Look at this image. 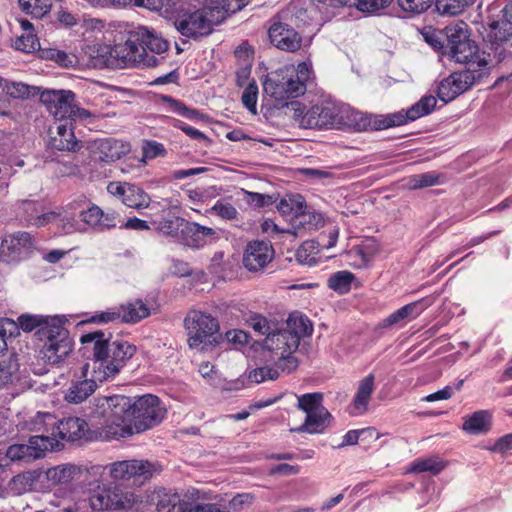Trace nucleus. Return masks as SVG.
<instances>
[{
	"instance_id": "f257e3e1",
	"label": "nucleus",
	"mask_w": 512,
	"mask_h": 512,
	"mask_svg": "<svg viewBox=\"0 0 512 512\" xmlns=\"http://www.w3.org/2000/svg\"><path fill=\"white\" fill-rule=\"evenodd\" d=\"M94 415L103 418L100 436L105 440L125 438L159 424L166 414L158 397L147 394L138 399L123 395L95 398Z\"/></svg>"
},
{
	"instance_id": "f03ea898",
	"label": "nucleus",
	"mask_w": 512,
	"mask_h": 512,
	"mask_svg": "<svg viewBox=\"0 0 512 512\" xmlns=\"http://www.w3.org/2000/svg\"><path fill=\"white\" fill-rule=\"evenodd\" d=\"M82 343H93V358L82 370L98 385L114 378L136 353V347L128 341L104 339V333L95 331L81 337Z\"/></svg>"
},
{
	"instance_id": "7ed1b4c3",
	"label": "nucleus",
	"mask_w": 512,
	"mask_h": 512,
	"mask_svg": "<svg viewBox=\"0 0 512 512\" xmlns=\"http://www.w3.org/2000/svg\"><path fill=\"white\" fill-rule=\"evenodd\" d=\"M314 80L312 66H281L267 73L263 90L276 105L288 106V101L303 96Z\"/></svg>"
},
{
	"instance_id": "20e7f679",
	"label": "nucleus",
	"mask_w": 512,
	"mask_h": 512,
	"mask_svg": "<svg viewBox=\"0 0 512 512\" xmlns=\"http://www.w3.org/2000/svg\"><path fill=\"white\" fill-rule=\"evenodd\" d=\"M249 0H208L207 5L193 12L185 13L175 21L177 30L186 37L198 38L210 34L220 24L248 4Z\"/></svg>"
},
{
	"instance_id": "39448f33",
	"label": "nucleus",
	"mask_w": 512,
	"mask_h": 512,
	"mask_svg": "<svg viewBox=\"0 0 512 512\" xmlns=\"http://www.w3.org/2000/svg\"><path fill=\"white\" fill-rule=\"evenodd\" d=\"M167 48V41L156 36L149 28L140 26L127 41L115 45L113 52L124 64H156L158 60L152 53L160 54Z\"/></svg>"
},
{
	"instance_id": "423d86ee",
	"label": "nucleus",
	"mask_w": 512,
	"mask_h": 512,
	"mask_svg": "<svg viewBox=\"0 0 512 512\" xmlns=\"http://www.w3.org/2000/svg\"><path fill=\"white\" fill-rule=\"evenodd\" d=\"M184 326L191 349L201 352L209 351L223 341L219 322L211 314L192 310L186 315Z\"/></svg>"
},
{
	"instance_id": "0eeeda50",
	"label": "nucleus",
	"mask_w": 512,
	"mask_h": 512,
	"mask_svg": "<svg viewBox=\"0 0 512 512\" xmlns=\"http://www.w3.org/2000/svg\"><path fill=\"white\" fill-rule=\"evenodd\" d=\"M277 209L288 224V233L294 237H302L324 223L322 214L306 210V202L301 195L282 198Z\"/></svg>"
},
{
	"instance_id": "6e6552de",
	"label": "nucleus",
	"mask_w": 512,
	"mask_h": 512,
	"mask_svg": "<svg viewBox=\"0 0 512 512\" xmlns=\"http://www.w3.org/2000/svg\"><path fill=\"white\" fill-rule=\"evenodd\" d=\"M293 119L302 128H337L340 103L324 101L306 109L300 102H290Z\"/></svg>"
},
{
	"instance_id": "1a4fd4ad",
	"label": "nucleus",
	"mask_w": 512,
	"mask_h": 512,
	"mask_svg": "<svg viewBox=\"0 0 512 512\" xmlns=\"http://www.w3.org/2000/svg\"><path fill=\"white\" fill-rule=\"evenodd\" d=\"M41 359L48 364H58L72 351L73 344L69 332L60 322L44 326L39 332Z\"/></svg>"
},
{
	"instance_id": "9d476101",
	"label": "nucleus",
	"mask_w": 512,
	"mask_h": 512,
	"mask_svg": "<svg viewBox=\"0 0 512 512\" xmlns=\"http://www.w3.org/2000/svg\"><path fill=\"white\" fill-rule=\"evenodd\" d=\"M263 347L275 354L278 359L276 362L277 368L282 371L290 373L298 367V361L293 356L299 347L296 338L291 337L278 325L276 331L265 337Z\"/></svg>"
},
{
	"instance_id": "9b49d317",
	"label": "nucleus",
	"mask_w": 512,
	"mask_h": 512,
	"mask_svg": "<svg viewBox=\"0 0 512 512\" xmlns=\"http://www.w3.org/2000/svg\"><path fill=\"white\" fill-rule=\"evenodd\" d=\"M484 69H464L443 78L437 85L436 93L440 101L447 104L467 91L474 83L488 74L487 66Z\"/></svg>"
},
{
	"instance_id": "f8f14e48",
	"label": "nucleus",
	"mask_w": 512,
	"mask_h": 512,
	"mask_svg": "<svg viewBox=\"0 0 512 512\" xmlns=\"http://www.w3.org/2000/svg\"><path fill=\"white\" fill-rule=\"evenodd\" d=\"M108 468L110 477L115 481L133 480L141 483L149 479L156 471L155 466L147 460H124L114 462L106 467L97 465L91 467L93 475H100Z\"/></svg>"
},
{
	"instance_id": "ddd939ff",
	"label": "nucleus",
	"mask_w": 512,
	"mask_h": 512,
	"mask_svg": "<svg viewBox=\"0 0 512 512\" xmlns=\"http://www.w3.org/2000/svg\"><path fill=\"white\" fill-rule=\"evenodd\" d=\"M437 105V99L432 94L422 96L405 113L402 111L383 115L376 118L374 127L376 129H387L394 126H401L408 121H415L421 117L431 114Z\"/></svg>"
},
{
	"instance_id": "4468645a",
	"label": "nucleus",
	"mask_w": 512,
	"mask_h": 512,
	"mask_svg": "<svg viewBox=\"0 0 512 512\" xmlns=\"http://www.w3.org/2000/svg\"><path fill=\"white\" fill-rule=\"evenodd\" d=\"M132 503L133 495L116 486H98L97 491L89 498L90 507L95 511L125 509Z\"/></svg>"
},
{
	"instance_id": "2eb2a0df",
	"label": "nucleus",
	"mask_w": 512,
	"mask_h": 512,
	"mask_svg": "<svg viewBox=\"0 0 512 512\" xmlns=\"http://www.w3.org/2000/svg\"><path fill=\"white\" fill-rule=\"evenodd\" d=\"M40 101L56 121L71 119L75 103L72 91L45 89L40 93Z\"/></svg>"
},
{
	"instance_id": "dca6fc26",
	"label": "nucleus",
	"mask_w": 512,
	"mask_h": 512,
	"mask_svg": "<svg viewBox=\"0 0 512 512\" xmlns=\"http://www.w3.org/2000/svg\"><path fill=\"white\" fill-rule=\"evenodd\" d=\"M435 300L436 297L431 295L408 303L384 318L380 326L384 329H401L408 322L416 319L424 310L430 307Z\"/></svg>"
},
{
	"instance_id": "f3484780",
	"label": "nucleus",
	"mask_w": 512,
	"mask_h": 512,
	"mask_svg": "<svg viewBox=\"0 0 512 512\" xmlns=\"http://www.w3.org/2000/svg\"><path fill=\"white\" fill-rule=\"evenodd\" d=\"M157 511L173 512L178 506L179 512H184L185 508H192L193 505H203V494L197 489H188L183 498L171 490L161 489L157 491Z\"/></svg>"
},
{
	"instance_id": "a211bd4d",
	"label": "nucleus",
	"mask_w": 512,
	"mask_h": 512,
	"mask_svg": "<svg viewBox=\"0 0 512 512\" xmlns=\"http://www.w3.org/2000/svg\"><path fill=\"white\" fill-rule=\"evenodd\" d=\"M34 246L32 236L27 232H18L6 236L0 245V257L7 262L18 261Z\"/></svg>"
},
{
	"instance_id": "6ab92c4d",
	"label": "nucleus",
	"mask_w": 512,
	"mask_h": 512,
	"mask_svg": "<svg viewBox=\"0 0 512 512\" xmlns=\"http://www.w3.org/2000/svg\"><path fill=\"white\" fill-rule=\"evenodd\" d=\"M274 258V249L269 242L254 240L247 244L243 265L249 271L256 272L265 268Z\"/></svg>"
},
{
	"instance_id": "aec40b11",
	"label": "nucleus",
	"mask_w": 512,
	"mask_h": 512,
	"mask_svg": "<svg viewBox=\"0 0 512 512\" xmlns=\"http://www.w3.org/2000/svg\"><path fill=\"white\" fill-rule=\"evenodd\" d=\"M88 150L94 160L112 162L127 154L130 146L115 139H97L89 142Z\"/></svg>"
},
{
	"instance_id": "412c9836",
	"label": "nucleus",
	"mask_w": 512,
	"mask_h": 512,
	"mask_svg": "<svg viewBox=\"0 0 512 512\" xmlns=\"http://www.w3.org/2000/svg\"><path fill=\"white\" fill-rule=\"evenodd\" d=\"M253 501L254 496L252 494L240 493L227 503L222 499L214 503L203 502V505H193L192 508H185L184 512H242L250 508Z\"/></svg>"
},
{
	"instance_id": "4be33fe9",
	"label": "nucleus",
	"mask_w": 512,
	"mask_h": 512,
	"mask_svg": "<svg viewBox=\"0 0 512 512\" xmlns=\"http://www.w3.org/2000/svg\"><path fill=\"white\" fill-rule=\"evenodd\" d=\"M79 217L86 228L103 232L105 230L116 227V215L113 212H104L99 206L94 203H89L87 208H83L79 212Z\"/></svg>"
},
{
	"instance_id": "5701e85b",
	"label": "nucleus",
	"mask_w": 512,
	"mask_h": 512,
	"mask_svg": "<svg viewBox=\"0 0 512 512\" xmlns=\"http://www.w3.org/2000/svg\"><path fill=\"white\" fill-rule=\"evenodd\" d=\"M380 116L381 115H379V117ZM376 118H378V116H375L372 121L364 113L356 111L346 104L340 103L337 128H347L355 131H364L371 127L372 129L377 130L374 127V122Z\"/></svg>"
},
{
	"instance_id": "b1692460",
	"label": "nucleus",
	"mask_w": 512,
	"mask_h": 512,
	"mask_svg": "<svg viewBox=\"0 0 512 512\" xmlns=\"http://www.w3.org/2000/svg\"><path fill=\"white\" fill-rule=\"evenodd\" d=\"M269 38L276 48L285 51L293 52L297 50L301 44L299 34L283 23H275L270 27Z\"/></svg>"
},
{
	"instance_id": "393cba45",
	"label": "nucleus",
	"mask_w": 512,
	"mask_h": 512,
	"mask_svg": "<svg viewBox=\"0 0 512 512\" xmlns=\"http://www.w3.org/2000/svg\"><path fill=\"white\" fill-rule=\"evenodd\" d=\"M95 380L86 376L82 370L81 375L71 380V383L65 391L64 398L68 403L80 404L90 397L97 389Z\"/></svg>"
},
{
	"instance_id": "a878e982",
	"label": "nucleus",
	"mask_w": 512,
	"mask_h": 512,
	"mask_svg": "<svg viewBox=\"0 0 512 512\" xmlns=\"http://www.w3.org/2000/svg\"><path fill=\"white\" fill-rule=\"evenodd\" d=\"M50 144L59 151H76L80 149L74 134V123L71 119L56 121V133L51 136Z\"/></svg>"
},
{
	"instance_id": "bb28decb",
	"label": "nucleus",
	"mask_w": 512,
	"mask_h": 512,
	"mask_svg": "<svg viewBox=\"0 0 512 512\" xmlns=\"http://www.w3.org/2000/svg\"><path fill=\"white\" fill-rule=\"evenodd\" d=\"M217 232L195 222H187L182 242L191 248H202L217 239Z\"/></svg>"
},
{
	"instance_id": "cd10ccee",
	"label": "nucleus",
	"mask_w": 512,
	"mask_h": 512,
	"mask_svg": "<svg viewBox=\"0 0 512 512\" xmlns=\"http://www.w3.org/2000/svg\"><path fill=\"white\" fill-rule=\"evenodd\" d=\"M88 432V423L79 417H68L55 425L56 437L61 440L77 441L83 439Z\"/></svg>"
},
{
	"instance_id": "c85d7f7f",
	"label": "nucleus",
	"mask_w": 512,
	"mask_h": 512,
	"mask_svg": "<svg viewBox=\"0 0 512 512\" xmlns=\"http://www.w3.org/2000/svg\"><path fill=\"white\" fill-rule=\"evenodd\" d=\"M375 389V376L370 373L362 378L357 385L349 413L352 416L362 415L367 409Z\"/></svg>"
},
{
	"instance_id": "c756f323",
	"label": "nucleus",
	"mask_w": 512,
	"mask_h": 512,
	"mask_svg": "<svg viewBox=\"0 0 512 512\" xmlns=\"http://www.w3.org/2000/svg\"><path fill=\"white\" fill-rule=\"evenodd\" d=\"M380 251V245L374 238H366L349 251L350 258H354L352 264L355 267L367 266Z\"/></svg>"
},
{
	"instance_id": "7c9ffc66",
	"label": "nucleus",
	"mask_w": 512,
	"mask_h": 512,
	"mask_svg": "<svg viewBox=\"0 0 512 512\" xmlns=\"http://www.w3.org/2000/svg\"><path fill=\"white\" fill-rule=\"evenodd\" d=\"M282 328L286 333H289L291 337L296 338L298 345L301 339L310 336L313 332L311 321L308 317L298 312L291 313Z\"/></svg>"
},
{
	"instance_id": "2f4dec72",
	"label": "nucleus",
	"mask_w": 512,
	"mask_h": 512,
	"mask_svg": "<svg viewBox=\"0 0 512 512\" xmlns=\"http://www.w3.org/2000/svg\"><path fill=\"white\" fill-rule=\"evenodd\" d=\"M87 200L82 198L80 200L69 203L65 208L58 209V217L56 219V226L64 234H71L77 231H83L80 224L74 217V214L69 210H76L81 207V204L86 203Z\"/></svg>"
},
{
	"instance_id": "473e14b6",
	"label": "nucleus",
	"mask_w": 512,
	"mask_h": 512,
	"mask_svg": "<svg viewBox=\"0 0 512 512\" xmlns=\"http://www.w3.org/2000/svg\"><path fill=\"white\" fill-rule=\"evenodd\" d=\"M492 413L489 410H478L464 417L462 429L469 434H483L491 429Z\"/></svg>"
},
{
	"instance_id": "72a5a7b5",
	"label": "nucleus",
	"mask_w": 512,
	"mask_h": 512,
	"mask_svg": "<svg viewBox=\"0 0 512 512\" xmlns=\"http://www.w3.org/2000/svg\"><path fill=\"white\" fill-rule=\"evenodd\" d=\"M332 419V415L326 408L319 409L307 415L305 421L297 431L310 434L323 433L330 426Z\"/></svg>"
},
{
	"instance_id": "f704fd0d",
	"label": "nucleus",
	"mask_w": 512,
	"mask_h": 512,
	"mask_svg": "<svg viewBox=\"0 0 512 512\" xmlns=\"http://www.w3.org/2000/svg\"><path fill=\"white\" fill-rule=\"evenodd\" d=\"M187 222L188 221L181 217L172 216L169 218H163L159 221L155 220L152 222V225L154 226L155 230L162 235L177 241H181Z\"/></svg>"
},
{
	"instance_id": "c9c22d12",
	"label": "nucleus",
	"mask_w": 512,
	"mask_h": 512,
	"mask_svg": "<svg viewBox=\"0 0 512 512\" xmlns=\"http://www.w3.org/2000/svg\"><path fill=\"white\" fill-rule=\"evenodd\" d=\"M449 51L451 52L457 47H468L469 44V27L464 21H457L444 28Z\"/></svg>"
},
{
	"instance_id": "e433bc0d",
	"label": "nucleus",
	"mask_w": 512,
	"mask_h": 512,
	"mask_svg": "<svg viewBox=\"0 0 512 512\" xmlns=\"http://www.w3.org/2000/svg\"><path fill=\"white\" fill-rule=\"evenodd\" d=\"M28 446L34 460L43 457L48 451L57 449L59 447V440L55 432L39 434L30 437Z\"/></svg>"
},
{
	"instance_id": "4c0bfd02",
	"label": "nucleus",
	"mask_w": 512,
	"mask_h": 512,
	"mask_svg": "<svg viewBox=\"0 0 512 512\" xmlns=\"http://www.w3.org/2000/svg\"><path fill=\"white\" fill-rule=\"evenodd\" d=\"M120 322L137 323L150 315L149 308L141 301L128 302L118 306Z\"/></svg>"
},
{
	"instance_id": "58836bf2",
	"label": "nucleus",
	"mask_w": 512,
	"mask_h": 512,
	"mask_svg": "<svg viewBox=\"0 0 512 512\" xmlns=\"http://www.w3.org/2000/svg\"><path fill=\"white\" fill-rule=\"evenodd\" d=\"M469 46L457 47L450 52L452 60L457 64H488V60L479 56L477 44L469 39Z\"/></svg>"
},
{
	"instance_id": "ea45409f",
	"label": "nucleus",
	"mask_w": 512,
	"mask_h": 512,
	"mask_svg": "<svg viewBox=\"0 0 512 512\" xmlns=\"http://www.w3.org/2000/svg\"><path fill=\"white\" fill-rule=\"evenodd\" d=\"M59 321L56 318L44 317L41 315H21L18 317L19 327L25 331L30 332L36 330L35 335L39 339V332L44 326L57 324Z\"/></svg>"
},
{
	"instance_id": "a19ab883",
	"label": "nucleus",
	"mask_w": 512,
	"mask_h": 512,
	"mask_svg": "<svg viewBox=\"0 0 512 512\" xmlns=\"http://www.w3.org/2000/svg\"><path fill=\"white\" fill-rule=\"evenodd\" d=\"M356 281L354 274L347 270L333 273L328 279V287L339 294L348 293Z\"/></svg>"
},
{
	"instance_id": "79ce46f5",
	"label": "nucleus",
	"mask_w": 512,
	"mask_h": 512,
	"mask_svg": "<svg viewBox=\"0 0 512 512\" xmlns=\"http://www.w3.org/2000/svg\"><path fill=\"white\" fill-rule=\"evenodd\" d=\"M123 203L130 208L143 209L149 206L150 196L140 187L130 184Z\"/></svg>"
},
{
	"instance_id": "37998d69",
	"label": "nucleus",
	"mask_w": 512,
	"mask_h": 512,
	"mask_svg": "<svg viewBox=\"0 0 512 512\" xmlns=\"http://www.w3.org/2000/svg\"><path fill=\"white\" fill-rule=\"evenodd\" d=\"M35 476L31 472H25L14 476L7 485V491L13 495H21L30 491L34 485Z\"/></svg>"
},
{
	"instance_id": "c03bdc74",
	"label": "nucleus",
	"mask_w": 512,
	"mask_h": 512,
	"mask_svg": "<svg viewBox=\"0 0 512 512\" xmlns=\"http://www.w3.org/2000/svg\"><path fill=\"white\" fill-rule=\"evenodd\" d=\"M475 0H437L436 9L441 15L456 16L473 5Z\"/></svg>"
},
{
	"instance_id": "a18cd8bd",
	"label": "nucleus",
	"mask_w": 512,
	"mask_h": 512,
	"mask_svg": "<svg viewBox=\"0 0 512 512\" xmlns=\"http://www.w3.org/2000/svg\"><path fill=\"white\" fill-rule=\"evenodd\" d=\"M56 418L51 413L38 412L30 421V430L41 434L55 432Z\"/></svg>"
},
{
	"instance_id": "49530a36",
	"label": "nucleus",
	"mask_w": 512,
	"mask_h": 512,
	"mask_svg": "<svg viewBox=\"0 0 512 512\" xmlns=\"http://www.w3.org/2000/svg\"><path fill=\"white\" fill-rule=\"evenodd\" d=\"M323 394L322 393H307L297 397V407L303 411L306 416L319 410L324 409L322 405Z\"/></svg>"
},
{
	"instance_id": "de8ad7c7",
	"label": "nucleus",
	"mask_w": 512,
	"mask_h": 512,
	"mask_svg": "<svg viewBox=\"0 0 512 512\" xmlns=\"http://www.w3.org/2000/svg\"><path fill=\"white\" fill-rule=\"evenodd\" d=\"M1 456H3V461L7 467L9 466L10 462L13 461L33 460L28 444H13L9 446L5 452L1 451Z\"/></svg>"
},
{
	"instance_id": "09e8293b",
	"label": "nucleus",
	"mask_w": 512,
	"mask_h": 512,
	"mask_svg": "<svg viewBox=\"0 0 512 512\" xmlns=\"http://www.w3.org/2000/svg\"><path fill=\"white\" fill-rule=\"evenodd\" d=\"M445 468V463L437 457L426 459H418L414 461L410 468V472H430L432 474H439Z\"/></svg>"
},
{
	"instance_id": "8fccbe9b",
	"label": "nucleus",
	"mask_w": 512,
	"mask_h": 512,
	"mask_svg": "<svg viewBox=\"0 0 512 512\" xmlns=\"http://www.w3.org/2000/svg\"><path fill=\"white\" fill-rule=\"evenodd\" d=\"M19 364L15 358L10 357L0 362V388L14 382L18 378Z\"/></svg>"
},
{
	"instance_id": "3c124183",
	"label": "nucleus",
	"mask_w": 512,
	"mask_h": 512,
	"mask_svg": "<svg viewBox=\"0 0 512 512\" xmlns=\"http://www.w3.org/2000/svg\"><path fill=\"white\" fill-rule=\"evenodd\" d=\"M22 10L34 17L40 18L49 12L51 0H19Z\"/></svg>"
},
{
	"instance_id": "603ef678",
	"label": "nucleus",
	"mask_w": 512,
	"mask_h": 512,
	"mask_svg": "<svg viewBox=\"0 0 512 512\" xmlns=\"http://www.w3.org/2000/svg\"><path fill=\"white\" fill-rule=\"evenodd\" d=\"M437 184H439V175L435 172H426L410 176L407 179L406 187L414 190Z\"/></svg>"
},
{
	"instance_id": "864d4df0",
	"label": "nucleus",
	"mask_w": 512,
	"mask_h": 512,
	"mask_svg": "<svg viewBox=\"0 0 512 512\" xmlns=\"http://www.w3.org/2000/svg\"><path fill=\"white\" fill-rule=\"evenodd\" d=\"M512 24L504 22H492L489 25V39L494 43L507 41L512 36Z\"/></svg>"
},
{
	"instance_id": "5fc2aeb1",
	"label": "nucleus",
	"mask_w": 512,
	"mask_h": 512,
	"mask_svg": "<svg viewBox=\"0 0 512 512\" xmlns=\"http://www.w3.org/2000/svg\"><path fill=\"white\" fill-rule=\"evenodd\" d=\"M7 93L13 98L26 99L36 95H40L41 91L39 87L29 86L21 82H13L6 86Z\"/></svg>"
},
{
	"instance_id": "6e6d98bb",
	"label": "nucleus",
	"mask_w": 512,
	"mask_h": 512,
	"mask_svg": "<svg viewBox=\"0 0 512 512\" xmlns=\"http://www.w3.org/2000/svg\"><path fill=\"white\" fill-rule=\"evenodd\" d=\"M393 0H347L346 3L355 6L359 11L374 13L388 7Z\"/></svg>"
},
{
	"instance_id": "4d7b16f0",
	"label": "nucleus",
	"mask_w": 512,
	"mask_h": 512,
	"mask_svg": "<svg viewBox=\"0 0 512 512\" xmlns=\"http://www.w3.org/2000/svg\"><path fill=\"white\" fill-rule=\"evenodd\" d=\"M249 323L255 332H258L261 335H265L266 337L269 336L273 331H276L278 325L277 322L270 321L264 316L258 314L251 316Z\"/></svg>"
},
{
	"instance_id": "13d9d810",
	"label": "nucleus",
	"mask_w": 512,
	"mask_h": 512,
	"mask_svg": "<svg viewBox=\"0 0 512 512\" xmlns=\"http://www.w3.org/2000/svg\"><path fill=\"white\" fill-rule=\"evenodd\" d=\"M433 0H397L399 7L412 15L422 14L427 11Z\"/></svg>"
},
{
	"instance_id": "bf43d9fd",
	"label": "nucleus",
	"mask_w": 512,
	"mask_h": 512,
	"mask_svg": "<svg viewBox=\"0 0 512 512\" xmlns=\"http://www.w3.org/2000/svg\"><path fill=\"white\" fill-rule=\"evenodd\" d=\"M39 46L38 38L33 32L23 33L14 41L15 49L26 53L35 51Z\"/></svg>"
},
{
	"instance_id": "052dcab7",
	"label": "nucleus",
	"mask_w": 512,
	"mask_h": 512,
	"mask_svg": "<svg viewBox=\"0 0 512 512\" xmlns=\"http://www.w3.org/2000/svg\"><path fill=\"white\" fill-rule=\"evenodd\" d=\"M258 86L256 82L251 81L242 93L243 105L253 114L257 112Z\"/></svg>"
},
{
	"instance_id": "680f3d73",
	"label": "nucleus",
	"mask_w": 512,
	"mask_h": 512,
	"mask_svg": "<svg viewBox=\"0 0 512 512\" xmlns=\"http://www.w3.org/2000/svg\"><path fill=\"white\" fill-rule=\"evenodd\" d=\"M420 34L424 41L436 50L442 49L444 46L443 32L432 26H426Z\"/></svg>"
},
{
	"instance_id": "e2e57ef3",
	"label": "nucleus",
	"mask_w": 512,
	"mask_h": 512,
	"mask_svg": "<svg viewBox=\"0 0 512 512\" xmlns=\"http://www.w3.org/2000/svg\"><path fill=\"white\" fill-rule=\"evenodd\" d=\"M165 155L166 149L163 144L156 141H146L142 147L141 162L146 163L147 160L163 157Z\"/></svg>"
},
{
	"instance_id": "0e129e2a",
	"label": "nucleus",
	"mask_w": 512,
	"mask_h": 512,
	"mask_svg": "<svg viewBox=\"0 0 512 512\" xmlns=\"http://www.w3.org/2000/svg\"><path fill=\"white\" fill-rule=\"evenodd\" d=\"M58 217V210L55 211H44L41 209V212L37 215L29 214L27 218V223L33 226L42 227L48 224H55L56 219Z\"/></svg>"
},
{
	"instance_id": "69168bd1",
	"label": "nucleus",
	"mask_w": 512,
	"mask_h": 512,
	"mask_svg": "<svg viewBox=\"0 0 512 512\" xmlns=\"http://www.w3.org/2000/svg\"><path fill=\"white\" fill-rule=\"evenodd\" d=\"M17 324L10 319H0V353L7 350V339L17 332Z\"/></svg>"
},
{
	"instance_id": "338daca9",
	"label": "nucleus",
	"mask_w": 512,
	"mask_h": 512,
	"mask_svg": "<svg viewBox=\"0 0 512 512\" xmlns=\"http://www.w3.org/2000/svg\"><path fill=\"white\" fill-rule=\"evenodd\" d=\"M211 212L226 220H234L238 216L237 209L223 200H218L211 208Z\"/></svg>"
},
{
	"instance_id": "774afa93",
	"label": "nucleus",
	"mask_w": 512,
	"mask_h": 512,
	"mask_svg": "<svg viewBox=\"0 0 512 512\" xmlns=\"http://www.w3.org/2000/svg\"><path fill=\"white\" fill-rule=\"evenodd\" d=\"M39 56L41 59L46 61H54L56 63L68 61L69 63H72V59L69 58L65 51L53 47L40 48Z\"/></svg>"
}]
</instances>
